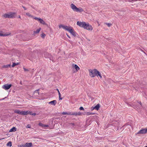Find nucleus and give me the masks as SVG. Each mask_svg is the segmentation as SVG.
<instances>
[{
    "label": "nucleus",
    "instance_id": "obj_1",
    "mask_svg": "<svg viewBox=\"0 0 147 147\" xmlns=\"http://www.w3.org/2000/svg\"><path fill=\"white\" fill-rule=\"evenodd\" d=\"M59 28H62L64 30L68 31L74 36H76V33L72 27L61 24L59 26Z\"/></svg>",
    "mask_w": 147,
    "mask_h": 147
},
{
    "label": "nucleus",
    "instance_id": "obj_2",
    "mask_svg": "<svg viewBox=\"0 0 147 147\" xmlns=\"http://www.w3.org/2000/svg\"><path fill=\"white\" fill-rule=\"evenodd\" d=\"M89 75L92 78H94L95 76H99L100 78H102L100 73L96 69H90L88 70Z\"/></svg>",
    "mask_w": 147,
    "mask_h": 147
},
{
    "label": "nucleus",
    "instance_id": "obj_3",
    "mask_svg": "<svg viewBox=\"0 0 147 147\" xmlns=\"http://www.w3.org/2000/svg\"><path fill=\"white\" fill-rule=\"evenodd\" d=\"M16 16V14L14 13L10 12L4 14L3 15V17L6 18H15Z\"/></svg>",
    "mask_w": 147,
    "mask_h": 147
},
{
    "label": "nucleus",
    "instance_id": "obj_4",
    "mask_svg": "<svg viewBox=\"0 0 147 147\" xmlns=\"http://www.w3.org/2000/svg\"><path fill=\"white\" fill-rule=\"evenodd\" d=\"M84 28L88 30H92L93 29L92 26L88 23H86Z\"/></svg>",
    "mask_w": 147,
    "mask_h": 147
},
{
    "label": "nucleus",
    "instance_id": "obj_5",
    "mask_svg": "<svg viewBox=\"0 0 147 147\" xmlns=\"http://www.w3.org/2000/svg\"><path fill=\"white\" fill-rule=\"evenodd\" d=\"M84 28L88 30H92L93 29L92 26L88 23H86Z\"/></svg>",
    "mask_w": 147,
    "mask_h": 147
},
{
    "label": "nucleus",
    "instance_id": "obj_6",
    "mask_svg": "<svg viewBox=\"0 0 147 147\" xmlns=\"http://www.w3.org/2000/svg\"><path fill=\"white\" fill-rule=\"evenodd\" d=\"M14 112L21 115H26L27 114V112H25V111H20L18 109L15 110Z\"/></svg>",
    "mask_w": 147,
    "mask_h": 147
},
{
    "label": "nucleus",
    "instance_id": "obj_7",
    "mask_svg": "<svg viewBox=\"0 0 147 147\" xmlns=\"http://www.w3.org/2000/svg\"><path fill=\"white\" fill-rule=\"evenodd\" d=\"M86 23V22H81L78 21L77 22V24L79 26L84 28Z\"/></svg>",
    "mask_w": 147,
    "mask_h": 147
},
{
    "label": "nucleus",
    "instance_id": "obj_8",
    "mask_svg": "<svg viewBox=\"0 0 147 147\" xmlns=\"http://www.w3.org/2000/svg\"><path fill=\"white\" fill-rule=\"evenodd\" d=\"M147 133V128L143 129L140 130L137 133V134H143Z\"/></svg>",
    "mask_w": 147,
    "mask_h": 147
},
{
    "label": "nucleus",
    "instance_id": "obj_9",
    "mask_svg": "<svg viewBox=\"0 0 147 147\" xmlns=\"http://www.w3.org/2000/svg\"><path fill=\"white\" fill-rule=\"evenodd\" d=\"M11 84H5L2 86V88L5 90H8L11 87Z\"/></svg>",
    "mask_w": 147,
    "mask_h": 147
},
{
    "label": "nucleus",
    "instance_id": "obj_10",
    "mask_svg": "<svg viewBox=\"0 0 147 147\" xmlns=\"http://www.w3.org/2000/svg\"><path fill=\"white\" fill-rule=\"evenodd\" d=\"M71 8L74 11H76L77 7L74 4H71Z\"/></svg>",
    "mask_w": 147,
    "mask_h": 147
},
{
    "label": "nucleus",
    "instance_id": "obj_11",
    "mask_svg": "<svg viewBox=\"0 0 147 147\" xmlns=\"http://www.w3.org/2000/svg\"><path fill=\"white\" fill-rule=\"evenodd\" d=\"M38 125L40 126L43 127L44 129H45L46 127H49V125H44L41 123H39Z\"/></svg>",
    "mask_w": 147,
    "mask_h": 147
},
{
    "label": "nucleus",
    "instance_id": "obj_12",
    "mask_svg": "<svg viewBox=\"0 0 147 147\" xmlns=\"http://www.w3.org/2000/svg\"><path fill=\"white\" fill-rule=\"evenodd\" d=\"M41 24L47 26L48 25L42 19L40 18L39 21Z\"/></svg>",
    "mask_w": 147,
    "mask_h": 147
},
{
    "label": "nucleus",
    "instance_id": "obj_13",
    "mask_svg": "<svg viewBox=\"0 0 147 147\" xmlns=\"http://www.w3.org/2000/svg\"><path fill=\"white\" fill-rule=\"evenodd\" d=\"M72 66L75 68L77 71L79 70L80 69L79 67L76 64H73Z\"/></svg>",
    "mask_w": 147,
    "mask_h": 147
},
{
    "label": "nucleus",
    "instance_id": "obj_14",
    "mask_svg": "<svg viewBox=\"0 0 147 147\" xmlns=\"http://www.w3.org/2000/svg\"><path fill=\"white\" fill-rule=\"evenodd\" d=\"M82 113H81L80 112H74L71 115H81L83 114Z\"/></svg>",
    "mask_w": 147,
    "mask_h": 147
},
{
    "label": "nucleus",
    "instance_id": "obj_15",
    "mask_svg": "<svg viewBox=\"0 0 147 147\" xmlns=\"http://www.w3.org/2000/svg\"><path fill=\"white\" fill-rule=\"evenodd\" d=\"M25 145V147H31L32 146V144L31 142L26 143Z\"/></svg>",
    "mask_w": 147,
    "mask_h": 147
},
{
    "label": "nucleus",
    "instance_id": "obj_16",
    "mask_svg": "<svg viewBox=\"0 0 147 147\" xmlns=\"http://www.w3.org/2000/svg\"><path fill=\"white\" fill-rule=\"evenodd\" d=\"M57 103V101L56 100H53L49 102V104H51L53 105H55Z\"/></svg>",
    "mask_w": 147,
    "mask_h": 147
},
{
    "label": "nucleus",
    "instance_id": "obj_17",
    "mask_svg": "<svg viewBox=\"0 0 147 147\" xmlns=\"http://www.w3.org/2000/svg\"><path fill=\"white\" fill-rule=\"evenodd\" d=\"M25 112H27V115L29 114H30V115H36L35 113H33L32 111H25Z\"/></svg>",
    "mask_w": 147,
    "mask_h": 147
},
{
    "label": "nucleus",
    "instance_id": "obj_18",
    "mask_svg": "<svg viewBox=\"0 0 147 147\" xmlns=\"http://www.w3.org/2000/svg\"><path fill=\"white\" fill-rule=\"evenodd\" d=\"M16 131V128L15 127H13L10 129L9 131V132H15Z\"/></svg>",
    "mask_w": 147,
    "mask_h": 147
},
{
    "label": "nucleus",
    "instance_id": "obj_19",
    "mask_svg": "<svg viewBox=\"0 0 147 147\" xmlns=\"http://www.w3.org/2000/svg\"><path fill=\"white\" fill-rule=\"evenodd\" d=\"M83 11V10L81 8H80V7L79 8H77L76 11L78 12H82V11Z\"/></svg>",
    "mask_w": 147,
    "mask_h": 147
},
{
    "label": "nucleus",
    "instance_id": "obj_20",
    "mask_svg": "<svg viewBox=\"0 0 147 147\" xmlns=\"http://www.w3.org/2000/svg\"><path fill=\"white\" fill-rule=\"evenodd\" d=\"M94 109L96 110H98L100 107L99 104H97L96 106H94Z\"/></svg>",
    "mask_w": 147,
    "mask_h": 147
},
{
    "label": "nucleus",
    "instance_id": "obj_21",
    "mask_svg": "<svg viewBox=\"0 0 147 147\" xmlns=\"http://www.w3.org/2000/svg\"><path fill=\"white\" fill-rule=\"evenodd\" d=\"M83 114L84 115L86 114L87 115H94V113H90V112H87L85 113L84 114Z\"/></svg>",
    "mask_w": 147,
    "mask_h": 147
},
{
    "label": "nucleus",
    "instance_id": "obj_22",
    "mask_svg": "<svg viewBox=\"0 0 147 147\" xmlns=\"http://www.w3.org/2000/svg\"><path fill=\"white\" fill-rule=\"evenodd\" d=\"M41 29V28H40L38 29L36 31H34V33L35 34H36V33H39V32L40 31Z\"/></svg>",
    "mask_w": 147,
    "mask_h": 147
},
{
    "label": "nucleus",
    "instance_id": "obj_23",
    "mask_svg": "<svg viewBox=\"0 0 147 147\" xmlns=\"http://www.w3.org/2000/svg\"><path fill=\"white\" fill-rule=\"evenodd\" d=\"M7 146H9V147H11L12 146V143H11V142H9L7 144Z\"/></svg>",
    "mask_w": 147,
    "mask_h": 147
},
{
    "label": "nucleus",
    "instance_id": "obj_24",
    "mask_svg": "<svg viewBox=\"0 0 147 147\" xmlns=\"http://www.w3.org/2000/svg\"><path fill=\"white\" fill-rule=\"evenodd\" d=\"M26 15L29 17L31 18L33 17V16H32L29 13H26Z\"/></svg>",
    "mask_w": 147,
    "mask_h": 147
},
{
    "label": "nucleus",
    "instance_id": "obj_25",
    "mask_svg": "<svg viewBox=\"0 0 147 147\" xmlns=\"http://www.w3.org/2000/svg\"><path fill=\"white\" fill-rule=\"evenodd\" d=\"M9 34H3L2 33H0V36H7Z\"/></svg>",
    "mask_w": 147,
    "mask_h": 147
},
{
    "label": "nucleus",
    "instance_id": "obj_26",
    "mask_svg": "<svg viewBox=\"0 0 147 147\" xmlns=\"http://www.w3.org/2000/svg\"><path fill=\"white\" fill-rule=\"evenodd\" d=\"M19 64V63H13L12 65V67H14L16 65H18Z\"/></svg>",
    "mask_w": 147,
    "mask_h": 147
},
{
    "label": "nucleus",
    "instance_id": "obj_27",
    "mask_svg": "<svg viewBox=\"0 0 147 147\" xmlns=\"http://www.w3.org/2000/svg\"><path fill=\"white\" fill-rule=\"evenodd\" d=\"M41 37L42 38H44L46 36V35L42 33L41 35Z\"/></svg>",
    "mask_w": 147,
    "mask_h": 147
},
{
    "label": "nucleus",
    "instance_id": "obj_28",
    "mask_svg": "<svg viewBox=\"0 0 147 147\" xmlns=\"http://www.w3.org/2000/svg\"><path fill=\"white\" fill-rule=\"evenodd\" d=\"M62 114L63 115H71V114H70L69 113H68L67 112H63L62 113Z\"/></svg>",
    "mask_w": 147,
    "mask_h": 147
},
{
    "label": "nucleus",
    "instance_id": "obj_29",
    "mask_svg": "<svg viewBox=\"0 0 147 147\" xmlns=\"http://www.w3.org/2000/svg\"><path fill=\"white\" fill-rule=\"evenodd\" d=\"M32 18H33L34 19L37 20L38 21H39V20H40V18H37L36 17H34L33 16V17H32Z\"/></svg>",
    "mask_w": 147,
    "mask_h": 147
},
{
    "label": "nucleus",
    "instance_id": "obj_30",
    "mask_svg": "<svg viewBox=\"0 0 147 147\" xmlns=\"http://www.w3.org/2000/svg\"><path fill=\"white\" fill-rule=\"evenodd\" d=\"M105 24L107 25L109 27H110L111 26V24L110 23H105Z\"/></svg>",
    "mask_w": 147,
    "mask_h": 147
},
{
    "label": "nucleus",
    "instance_id": "obj_31",
    "mask_svg": "<svg viewBox=\"0 0 147 147\" xmlns=\"http://www.w3.org/2000/svg\"><path fill=\"white\" fill-rule=\"evenodd\" d=\"M18 147H25V144H22L18 145Z\"/></svg>",
    "mask_w": 147,
    "mask_h": 147
},
{
    "label": "nucleus",
    "instance_id": "obj_32",
    "mask_svg": "<svg viewBox=\"0 0 147 147\" xmlns=\"http://www.w3.org/2000/svg\"><path fill=\"white\" fill-rule=\"evenodd\" d=\"M80 110H83V111H84V108H83V107H80Z\"/></svg>",
    "mask_w": 147,
    "mask_h": 147
},
{
    "label": "nucleus",
    "instance_id": "obj_33",
    "mask_svg": "<svg viewBox=\"0 0 147 147\" xmlns=\"http://www.w3.org/2000/svg\"><path fill=\"white\" fill-rule=\"evenodd\" d=\"M90 109H91V111H92L93 110H94L95 109L94 107V106H93V107H92L90 108Z\"/></svg>",
    "mask_w": 147,
    "mask_h": 147
},
{
    "label": "nucleus",
    "instance_id": "obj_34",
    "mask_svg": "<svg viewBox=\"0 0 147 147\" xmlns=\"http://www.w3.org/2000/svg\"><path fill=\"white\" fill-rule=\"evenodd\" d=\"M10 65H4V67H10Z\"/></svg>",
    "mask_w": 147,
    "mask_h": 147
},
{
    "label": "nucleus",
    "instance_id": "obj_35",
    "mask_svg": "<svg viewBox=\"0 0 147 147\" xmlns=\"http://www.w3.org/2000/svg\"><path fill=\"white\" fill-rule=\"evenodd\" d=\"M23 69L25 71H28V69H26L24 67L23 68Z\"/></svg>",
    "mask_w": 147,
    "mask_h": 147
},
{
    "label": "nucleus",
    "instance_id": "obj_36",
    "mask_svg": "<svg viewBox=\"0 0 147 147\" xmlns=\"http://www.w3.org/2000/svg\"><path fill=\"white\" fill-rule=\"evenodd\" d=\"M26 127L28 128H30L31 127L30 125L28 124L27 125Z\"/></svg>",
    "mask_w": 147,
    "mask_h": 147
},
{
    "label": "nucleus",
    "instance_id": "obj_37",
    "mask_svg": "<svg viewBox=\"0 0 147 147\" xmlns=\"http://www.w3.org/2000/svg\"><path fill=\"white\" fill-rule=\"evenodd\" d=\"M59 100H61L62 99V98L61 97V96H59Z\"/></svg>",
    "mask_w": 147,
    "mask_h": 147
},
{
    "label": "nucleus",
    "instance_id": "obj_38",
    "mask_svg": "<svg viewBox=\"0 0 147 147\" xmlns=\"http://www.w3.org/2000/svg\"><path fill=\"white\" fill-rule=\"evenodd\" d=\"M58 94H59V96H61V94L60 92H59V93H58Z\"/></svg>",
    "mask_w": 147,
    "mask_h": 147
},
{
    "label": "nucleus",
    "instance_id": "obj_39",
    "mask_svg": "<svg viewBox=\"0 0 147 147\" xmlns=\"http://www.w3.org/2000/svg\"><path fill=\"white\" fill-rule=\"evenodd\" d=\"M97 23L98 24V26H99V25H100V24H99V22L98 21H97Z\"/></svg>",
    "mask_w": 147,
    "mask_h": 147
},
{
    "label": "nucleus",
    "instance_id": "obj_40",
    "mask_svg": "<svg viewBox=\"0 0 147 147\" xmlns=\"http://www.w3.org/2000/svg\"><path fill=\"white\" fill-rule=\"evenodd\" d=\"M38 90H36V91H35L34 92V93H38Z\"/></svg>",
    "mask_w": 147,
    "mask_h": 147
},
{
    "label": "nucleus",
    "instance_id": "obj_41",
    "mask_svg": "<svg viewBox=\"0 0 147 147\" xmlns=\"http://www.w3.org/2000/svg\"><path fill=\"white\" fill-rule=\"evenodd\" d=\"M22 7H23V8H24V9L25 10H26V9L25 7H24V6H22Z\"/></svg>",
    "mask_w": 147,
    "mask_h": 147
},
{
    "label": "nucleus",
    "instance_id": "obj_42",
    "mask_svg": "<svg viewBox=\"0 0 147 147\" xmlns=\"http://www.w3.org/2000/svg\"><path fill=\"white\" fill-rule=\"evenodd\" d=\"M57 91L58 93H59V92H60L59 90L58 89H57Z\"/></svg>",
    "mask_w": 147,
    "mask_h": 147
},
{
    "label": "nucleus",
    "instance_id": "obj_43",
    "mask_svg": "<svg viewBox=\"0 0 147 147\" xmlns=\"http://www.w3.org/2000/svg\"><path fill=\"white\" fill-rule=\"evenodd\" d=\"M67 36L68 38H70V37L69 35H68L67 34Z\"/></svg>",
    "mask_w": 147,
    "mask_h": 147
},
{
    "label": "nucleus",
    "instance_id": "obj_44",
    "mask_svg": "<svg viewBox=\"0 0 147 147\" xmlns=\"http://www.w3.org/2000/svg\"><path fill=\"white\" fill-rule=\"evenodd\" d=\"M18 17H19V18H20V16H18Z\"/></svg>",
    "mask_w": 147,
    "mask_h": 147
},
{
    "label": "nucleus",
    "instance_id": "obj_45",
    "mask_svg": "<svg viewBox=\"0 0 147 147\" xmlns=\"http://www.w3.org/2000/svg\"><path fill=\"white\" fill-rule=\"evenodd\" d=\"M145 147H147V146H145Z\"/></svg>",
    "mask_w": 147,
    "mask_h": 147
}]
</instances>
